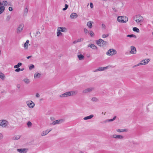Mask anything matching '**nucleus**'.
I'll use <instances>...</instances> for the list:
<instances>
[{
  "mask_svg": "<svg viewBox=\"0 0 153 153\" xmlns=\"http://www.w3.org/2000/svg\"><path fill=\"white\" fill-rule=\"evenodd\" d=\"M7 2L6 1H4L1 3L0 2V6L3 5L6 6L7 5Z\"/></svg>",
  "mask_w": 153,
  "mask_h": 153,
  "instance_id": "nucleus-27",
  "label": "nucleus"
},
{
  "mask_svg": "<svg viewBox=\"0 0 153 153\" xmlns=\"http://www.w3.org/2000/svg\"><path fill=\"white\" fill-rule=\"evenodd\" d=\"M23 81L25 83L27 84H29L30 82V79L27 78L24 79Z\"/></svg>",
  "mask_w": 153,
  "mask_h": 153,
  "instance_id": "nucleus-24",
  "label": "nucleus"
},
{
  "mask_svg": "<svg viewBox=\"0 0 153 153\" xmlns=\"http://www.w3.org/2000/svg\"><path fill=\"white\" fill-rule=\"evenodd\" d=\"M41 74L39 73H36L34 75V78L36 79H38L40 78Z\"/></svg>",
  "mask_w": 153,
  "mask_h": 153,
  "instance_id": "nucleus-26",
  "label": "nucleus"
},
{
  "mask_svg": "<svg viewBox=\"0 0 153 153\" xmlns=\"http://www.w3.org/2000/svg\"><path fill=\"white\" fill-rule=\"evenodd\" d=\"M10 18H11V16H10L8 15L7 16L6 19V20L7 21H9L10 19Z\"/></svg>",
  "mask_w": 153,
  "mask_h": 153,
  "instance_id": "nucleus-41",
  "label": "nucleus"
},
{
  "mask_svg": "<svg viewBox=\"0 0 153 153\" xmlns=\"http://www.w3.org/2000/svg\"><path fill=\"white\" fill-rule=\"evenodd\" d=\"M102 27L103 29H105L106 28V26L104 24H102Z\"/></svg>",
  "mask_w": 153,
  "mask_h": 153,
  "instance_id": "nucleus-45",
  "label": "nucleus"
},
{
  "mask_svg": "<svg viewBox=\"0 0 153 153\" xmlns=\"http://www.w3.org/2000/svg\"><path fill=\"white\" fill-rule=\"evenodd\" d=\"M94 90L93 88H86L82 91V93L84 94H86L89 93L92 91Z\"/></svg>",
  "mask_w": 153,
  "mask_h": 153,
  "instance_id": "nucleus-14",
  "label": "nucleus"
},
{
  "mask_svg": "<svg viewBox=\"0 0 153 153\" xmlns=\"http://www.w3.org/2000/svg\"><path fill=\"white\" fill-rule=\"evenodd\" d=\"M89 34L90 36L92 37H93L94 36V34L92 30H90L89 31Z\"/></svg>",
  "mask_w": 153,
  "mask_h": 153,
  "instance_id": "nucleus-36",
  "label": "nucleus"
},
{
  "mask_svg": "<svg viewBox=\"0 0 153 153\" xmlns=\"http://www.w3.org/2000/svg\"><path fill=\"white\" fill-rule=\"evenodd\" d=\"M5 7L4 6H1L0 7V14L2 13L4 11Z\"/></svg>",
  "mask_w": 153,
  "mask_h": 153,
  "instance_id": "nucleus-29",
  "label": "nucleus"
},
{
  "mask_svg": "<svg viewBox=\"0 0 153 153\" xmlns=\"http://www.w3.org/2000/svg\"><path fill=\"white\" fill-rule=\"evenodd\" d=\"M109 36V34H103L102 35V38H106L107 37H108Z\"/></svg>",
  "mask_w": 153,
  "mask_h": 153,
  "instance_id": "nucleus-37",
  "label": "nucleus"
},
{
  "mask_svg": "<svg viewBox=\"0 0 153 153\" xmlns=\"http://www.w3.org/2000/svg\"><path fill=\"white\" fill-rule=\"evenodd\" d=\"M137 66H139L140 65H141V63L140 62L139 63L137 64Z\"/></svg>",
  "mask_w": 153,
  "mask_h": 153,
  "instance_id": "nucleus-55",
  "label": "nucleus"
},
{
  "mask_svg": "<svg viewBox=\"0 0 153 153\" xmlns=\"http://www.w3.org/2000/svg\"><path fill=\"white\" fill-rule=\"evenodd\" d=\"M112 138L114 139H118L120 140H123L124 137L123 136L121 135H117L116 134H113L112 136Z\"/></svg>",
  "mask_w": 153,
  "mask_h": 153,
  "instance_id": "nucleus-9",
  "label": "nucleus"
},
{
  "mask_svg": "<svg viewBox=\"0 0 153 153\" xmlns=\"http://www.w3.org/2000/svg\"><path fill=\"white\" fill-rule=\"evenodd\" d=\"M105 113H106L105 112H102V114L105 115Z\"/></svg>",
  "mask_w": 153,
  "mask_h": 153,
  "instance_id": "nucleus-58",
  "label": "nucleus"
},
{
  "mask_svg": "<svg viewBox=\"0 0 153 153\" xmlns=\"http://www.w3.org/2000/svg\"><path fill=\"white\" fill-rule=\"evenodd\" d=\"M20 137L19 135H16L13 137V139L15 140H17L19 139L20 138Z\"/></svg>",
  "mask_w": 153,
  "mask_h": 153,
  "instance_id": "nucleus-33",
  "label": "nucleus"
},
{
  "mask_svg": "<svg viewBox=\"0 0 153 153\" xmlns=\"http://www.w3.org/2000/svg\"><path fill=\"white\" fill-rule=\"evenodd\" d=\"M117 53V52L115 50L110 49L106 52V54L108 56H113L116 54Z\"/></svg>",
  "mask_w": 153,
  "mask_h": 153,
  "instance_id": "nucleus-7",
  "label": "nucleus"
},
{
  "mask_svg": "<svg viewBox=\"0 0 153 153\" xmlns=\"http://www.w3.org/2000/svg\"><path fill=\"white\" fill-rule=\"evenodd\" d=\"M118 132L120 133L125 132H127L128 131L127 129H118L116 130Z\"/></svg>",
  "mask_w": 153,
  "mask_h": 153,
  "instance_id": "nucleus-21",
  "label": "nucleus"
},
{
  "mask_svg": "<svg viewBox=\"0 0 153 153\" xmlns=\"http://www.w3.org/2000/svg\"><path fill=\"white\" fill-rule=\"evenodd\" d=\"M32 57V56H28L27 57V59H29V58H30V57Z\"/></svg>",
  "mask_w": 153,
  "mask_h": 153,
  "instance_id": "nucleus-56",
  "label": "nucleus"
},
{
  "mask_svg": "<svg viewBox=\"0 0 153 153\" xmlns=\"http://www.w3.org/2000/svg\"><path fill=\"white\" fill-rule=\"evenodd\" d=\"M24 25L22 23L19 25L18 27L16 33H19L21 32L24 28Z\"/></svg>",
  "mask_w": 153,
  "mask_h": 153,
  "instance_id": "nucleus-10",
  "label": "nucleus"
},
{
  "mask_svg": "<svg viewBox=\"0 0 153 153\" xmlns=\"http://www.w3.org/2000/svg\"><path fill=\"white\" fill-rule=\"evenodd\" d=\"M126 36L130 38H132L134 37L135 38H136V36L134 34H130V35H127Z\"/></svg>",
  "mask_w": 153,
  "mask_h": 153,
  "instance_id": "nucleus-35",
  "label": "nucleus"
},
{
  "mask_svg": "<svg viewBox=\"0 0 153 153\" xmlns=\"http://www.w3.org/2000/svg\"><path fill=\"white\" fill-rule=\"evenodd\" d=\"M98 71H100L98 68L94 70L93 71L94 72H97Z\"/></svg>",
  "mask_w": 153,
  "mask_h": 153,
  "instance_id": "nucleus-48",
  "label": "nucleus"
},
{
  "mask_svg": "<svg viewBox=\"0 0 153 153\" xmlns=\"http://www.w3.org/2000/svg\"><path fill=\"white\" fill-rule=\"evenodd\" d=\"M9 123L6 120H0V127L3 128H8L9 126Z\"/></svg>",
  "mask_w": 153,
  "mask_h": 153,
  "instance_id": "nucleus-4",
  "label": "nucleus"
},
{
  "mask_svg": "<svg viewBox=\"0 0 153 153\" xmlns=\"http://www.w3.org/2000/svg\"><path fill=\"white\" fill-rule=\"evenodd\" d=\"M27 125L28 128H30L32 126V123L30 121H29L27 123Z\"/></svg>",
  "mask_w": 153,
  "mask_h": 153,
  "instance_id": "nucleus-30",
  "label": "nucleus"
},
{
  "mask_svg": "<svg viewBox=\"0 0 153 153\" xmlns=\"http://www.w3.org/2000/svg\"><path fill=\"white\" fill-rule=\"evenodd\" d=\"M77 57H78L79 59L80 60H84V58H85L84 56L82 54L78 55Z\"/></svg>",
  "mask_w": 153,
  "mask_h": 153,
  "instance_id": "nucleus-23",
  "label": "nucleus"
},
{
  "mask_svg": "<svg viewBox=\"0 0 153 153\" xmlns=\"http://www.w3.org/2000/svg\"><path fill=\"white\" fill-rule=\"evenodd\" d=\"M51 129H50L49 130H47L45 131H44L42 132L41 133V136H44L47 134H48L49 132L51 131Z\"/></svg>",
  "mask_w": 153,
  "mask_h": 153,
  "instance_id": "nucleus-16",
  "label": "nucleus"
},
{
  "mask_svg": "<svg viewBox=\"0 0 153 153\" xmlns=\"http://www.w3.org/2000/svg\"><path fill=\"white\" fill-rule=\"evenodd\" d=\"M150 59H143L140 62L141 65H146L149 62Z\"/></svg>",
  "mask_w": 153,
  "mask_h": 153,
  "instance_id": "nucleus-13",
  "label": "nucleus"
},
{
  "mask_svg": "<svg viewBox=\"0 0 153 153\" xmlns=\"http://www.w3.org/2000/svg\"><path fill=\"white\" fill-rule=\"evenodd\" d=\"M77 92L76 91H71L65 92L62 94H61L59 95V97L61 98H64L67 97L76 95L77 94Z\"/></svg>",
  "mask_w": 153,
  "mask_h": 153,
  "instance_id": "nucleus-1",
  "label": "nucleus"
},
{
  "mask_svg": "<svg viewBox=\"0 0 153 153\" xmlns=\"http://www.w3.org/2000/svg\"><path fill=\"white\" fill-rule=\"evenodd\" d=\"M64 122V120L63 119L57 120L53 121L51 123V125L53 126L55 125L60 124L63 123Z\"/></svg>",
  "mask_w": 153,
  "mask_h": 153,
  "instance_id": "nucleus-11",
  "label": "nucleus"
},
{
  "mask_svg": "<svg viewBox=\"0 0 153 153\" xmlns=\"http://www.w3.org/2000/svg\"><path fill=\"white\" fill-rule=\"evenodd\" d=\"M65 7L63 8V9H62L63 10L65 11V10H66L68 8V5L67 4H65Z\"/></svg>",
  "mask_w": 153,
  "mask_h": 153,
  "instance_id": "nucleus-39",
  "label": "nucleus"
},
{
  "mask_svg": "<svg viewBox=\"0 0 153 153\" xmlns=\"http://www.w3.org/2000/svg\"><path fill=\"white\" fill-rule=\"evenodd\" d=\"M25 11L26 13H27L28 11V10H27V8H26L25 9Z\"/></svg>",
  "mask_w": 153,
  "mask_h": 153,
  "instance_id": "nucleus-54",
  "label": "nucleus"
},
{
  "mask_svg": "<svg viewBox=\"0 0 153 153\" xmlns=\"http://www.w3.org/2000/svg\"><path fill=\"white\" fill-rule=\"evenodd\" d=\"M28 150V149L27 148L19 149L16 150L19 153H27Z\"/></svg>",
  "mask_w": 153,
  "mask_h": 153,
  "instance_id": "nucleus-12",
  "label": "nucleus"
},
{
  "mask_svg": "<svg viewBox=\"0 0 153 153\" xmlns=\"http://www.w3.org/2000/svg\"><path fill=\"white\" fill-rule=\"evenodd\" d=\"M78 42H77V40H75L73 42V43L74 44H76V43Z\"/></svg>",
  "mask_w": 153,
  "mask_h": 153,
  "instance_id": "nucleus-53",
  "label": "nucleus"
},
{
  "mask_svg": "<svg viewBox=\"0 0 153 153\" xmlns=\"http://www.w3.org/2000/svg\"><path fill=\"white\" fill-rule=\"evenodd\" d=\"M13 10V8L12 7H9V10L10 11H12Z\"/></svg>",
  "mask_w": 153,
  "mask_h": 153,
  "instance_id": "nucleus-51",
  "label": "nucleus"
},
{
  "mask_svg": "<svg viewBox=\"0 0 153 153\" xmlns=\"http://www.w3.org/2000/svg\"><path fill=\"white\" fill-rule=\"evenodd\" d=\"M78 17V15L77 13H73L70 15V17L72 19H75L76 18Z\"/></svg>",
  "mask_w": 153,
  "mask_h": 153,
  "instance_id": "nucleus-18",
  "label": "nucleus"
},
{
  "mask_svg": "<svg viewBox=\"0 0 153 153\" xmlns=\"http://www.w3.org/2000/svg\"><path fill=\"white\" fill-rule=\"evenodd\" d=\"M94 117V115L93 114H91L89 116H88L84 117L83 118V120H87L91 119L92 117Z\"/></svg>",
  "mask_w": 153,
  "mask_h": 153,
  "instance_id": "nucleus-22",
  "label": "nucleus"
},
{
  "mask_svg": "<svg viewBox=\"0 0 153 153\" xmlns=\"http://www.w3.org/2000/svg\"><path fill=\"white\" fill-rule=\"evenodd\" d=\"M128 20V18L125 16H119L117 18V21L121 23H126Z\"/></svg>",
  "mask_w": 153,
  "mask_h": 153,
  "instance_id": "nucleus-5",
  "label": "nucleus"
},
{
  "mask_svg": "<svg viewBox=\"0 0 153 153\" xmlns=\"http://www.w3.org/2000/svg\"><path fill=\"white\" fill-rule=\"evenodd\" d=\"M152 35L153 36V30L152 33Z\"/></svg>",
  "mask_w": 153,
  "mask_h": 153,
  "instance_id": "nucleus-62",
  "label": "nucleus"
},
{
  "mask_svg": "<svg viewBox=\"0 0 153 153\" xmlns=\"http://www.w3.org/2000/svg\"><path fill=\"white\" fill-rule=\"evenodd\" d=\"M91 100L93 102H97L98 101V99L96 97H93L92 98Z\"/></svg>",
  "mask_w": 153,
  "mask_h": 153,
  "instance_id": "nucleus-32",
  "label": "nucleus"
},
{
  "mask_svg": "<svg viewBox=\"0 0 153 153\" xmlns=\"http://www.w3.org/2000/svg\"><path fill=\"white\" fill-rule=\"evenodd\" d=\"M96 43L99 46H103L105 45L107 42L102 39H99L96 41Z\"/></svg>",
  "mask_w": 153,
  "mask_h": 153,
  "instance_id": "nucleus-6",
  "label": "nucleus"
},
{
  "mask_svg": "<svg viewBox=\"0 0 153 153\" xmlns=\"http://www.w3.org/2000/svg\"><path fill=\"white\" fill-rule=\"evenodd\" d=\"M79 153H84L83 152L81 151L79 152Z\"/></svg>",
  "mask_w": 153,
  "mask_h": 153,
  "instance_id": "nucleus-60",
  "label": "nucleus"
},
{
  "mask_svg": "<svg viewBox=\"0 0 153 153\" xmlns=\"http://www.w3.org/2000/svg\"><path fill=\"white\" fill-rule=\"evenodd\" d=\"M100 71H102L107 69L108 68V67H98Z\"/></svg>",
  "mask_w": 153,
  "mask_h": 153,
  "instance_id": "nucleus-25",
  "label": "nucleus"
},
{
  "mask_svg": "<svg viewBox=\"0 0 153 153\" xmlns=\"http://www.w3.org/2000/svg\"><path fill=\"white\" fill-rule=\"evenodd\" d=\"M116 116H114V117H113V120H115V119H116Z\"/></svg>",
  "mask_w": 153,
  "mask_h": 153,
  "instance_id": "nucleus-57",
  "label": "nucleus"
},
{
  "mask_svg": "<svg viewBox=\"0 0 153 153\" xmlns=\"http://www.w3.org/2000/svg\"><path fill=\"white\" fill-rule=\"evenodd\" d=\"M89 56H90V55H89V56H87V57L88 58V57H89Z\"/></svg>",
  "mask_w": 153,
  "mask_h": 153,
  "instance_id": "nucleus-61",
  "label": "nucleus"
},
{
  "mask_svg": "<svg viewBox=\"0 0 153 153\" xmlns=\"http://www.w3.org/2000/svg\"><path fill=\"white\" fill-rule=\"evenodd\" d=\"M67 31V29L65 27H59L57 28L56 34L57 37L62 36H63V34L62 32H66Z\"/></svg>",
  "mask_w": 153,
  "mask_h": 153,
  "instance_id": "nucleus-2",
  "label": "nucleus"
},
{
  "mask_svg": "<svg viewBox=\"0 0 153 153\" xmlns=\"http://www.w3.org/2000/svg\"><path fill=\"white\" fill-rule=\"evenodd\" d=\"M5 78V76L1 72H0V78L2 79H4Z\"/></svg>",
  "mask_w": 153,
  "mask_h": 153,
  "instance_id": "nucleus-34",
  "label": "nucleus"
},
{
  "mask_svg": "<svg viewBox=\"0 0 153 153\" xmlns=\"http://www.w3.org/2000/svg\"><path fill=\"white\" fill-rule=\"evenodd\" d=\"M40 33L39 32V31H37L36 33V36H37V35H38L39 34H40Z\"/></svg>",
  "mask_w": 153,
  "mask_h": 153,
  "instance_id": "nucleus-52",
  "label": "nucleus"
},
{
  "mask_svg": "<svg viewBox=\"0 0 153 153\" xmlns=\"http://www.w3.org/2000/svg\"><path fill=\"white\" fill-rule=\"evenodd\" d=\"M23 70H21L20 68H18L15 70V71L17 72H19L20 71H22Z\"/></svg>",
  "mask_w": 153,
  "mask_h": 153,
  "instance_id": "nucleus-44",
  "label": "nucleus"
},
{
  "mask_svg": "<svg viewBox=\"0 0 153 153\" xmlns=\"http://www.w3.org/2000/svg\"><path fill=\"white\" fill-rule=\"evenodd\" d=\"M152 24H153V21L152 22Z\"/></svg>",
  "mask_w": 153,
  "mask_h": 153,
  "instance_id": "nucleus-63",
  "label": "nucleus"
},
{
  "mask_svg": "<svg viewBox=\"0 0 153 153\" xmlns=\"http://www.w3.org/2000/svg\"><path fill=\"white\" fill-rule=\"evenodd\" d=\"M90 6L91 8H92L93 7V5L92 3H90Z\"/></svg>",
  "mask_w": 153,
  "mask_h": 153,
  "instance_id": "nucleus-50",
  "label": "nucleus"
},
{
  "mask_svg": "<svg viewBox=\"0 0 153 153\" xmlns=\"http://www.w3.org/2000/svg\"><path fill=\"white\" fill-rule=\"evenodd\" d=\"M133 19L137 24H140V25H141V23L143 21V17L139 15H136L133 17Z\"/></svg>",
  "mask_w": 153,
  "mask_h": 153,
  "instance_id": "nucleus-3",
  "label": "nucleus"
},
{
  "mask_svg": "<svg viewBox=\"0 0 153 153\" xmlns=\"http://www.w3.org/2000/svg\"><path fill=\"white\" fill-rule=\"evenodd\" d=\"M84 33L86 34L89 33V31H88V30L86 28H85L84 29Z\"/></svg>",
  "mask_w": 153,
  "mask_h": 153,
  "instance_id": "nucleus-38",
  "label": "nucleus"
},
{
  "mask_svg": "<svg viewBox=\"0 0 153 153\" xmlns=\"http://www.w3.org/2000/svg\"><path fill=\"white\" fill-rule=\"evenodd\" d=\"M131 50L130 53L131 54H136L137 52L136 48L134 46H131L130 47Z\"/></svg>",
  "mask_w": 153,
  "mask_h": 153,
  "instance_id": "nucleus-15",
  "label": "nucleus"
},
{
  "mask_svg": "<svg viewBox=\"0 0 153 153\" xmlns=\"http://www.w3.org/2000/svg\"><path fill=\"white\" fill-rule=\"evenodd\" d=\"M114 121V120H113V119L109 120H107L105 121V122L107 123L109 122L112 121Z\"/></svg>",
  "mask_w": 153,
  "mask_h": 153,
  "instance_id": "nucleus-42",
  "label": "nucleus"
},
{
  "mask_svg": "<svg viewBox=\"0 0 153 153\" xmlns=\"http://www.w3.org/2000/svg\"><path fill=\"white\" fill-rule=\"evenodd\" d=\"M3 137V134L1 133H0V140L2 139Z\"/></svg>",
  "mask_w": 153,
  "mask_h": 153,
  "instance_id": "nucleus-47",
  "label": "nucleus"
},
{
  "mask_svg": "<svg viewBox=\"0 0 153 153\" xmlns=\"http://www.w3.org/2000/svg\"><path fill=\"white\" fill-rule=\"evenodd\" d=\"M34 68V66L33 65H31L30 66H29L30 70H31Z\"/></svg>",
  "mask_w": 153,
  "mask_h": 153,
  "instance_id": "nucleus-40",
  "label": "nucleus"
},
{
  "mask_svg": "<svg viewBox=\"0 0 153 153\" xmlns=\"http://www.w3.org/2000/svg\"><path fill=\"white\" fill-rule=\"evenodd\" d=\"M93 22L92 21H89L87 22V26L90 29H91L93 27L92 24Z\"/></svg>",
  "mask_w": 153,
  "mask_h": 153,
  "instance_id": "nucleus-20",
  "label": "nucleus"
},
{
  "mask_svg": "<svg viewBox=\"0 0 153 153\" xmlns=\"http://www.w3.org/2000/svg\"><path fill=\"white\" fill-rule=\"evenodd\" d=\"M29 41L27 40L24 45V48L25 50H27L28 49V45H29Z\"/></svg>",
  "mask_w": 153,
  "mask_h": 153,
  "instance_id": "nucleus-19",
  "label": "nucleus"
},
{
  "mask_svg": "<svg viewBox=\"0 0 153 153\" xmlns=\"http://www.w3.org/2000/svg\"><path fill=\"white\" fill-rule=\"evenodd\" d=\"M27 106L30 108H33L35 106L34 103L31 100H28L26 102Z\"/></svg>",
  "mask_w": 153,
  "mask_h": 153,
  "instance_id": "nucleus-8",
  "label": "nucleus"
},
{
  "mask_svg": "<svg viewBox=\"0 0 153 153\" xmlns=\"http://www.w3.org/2000/svg\"><path fill=\"white\" fill-rule=\"evenodd\" d=\"M83 40V39L82 38H80L79 39H77V42H81V41H82Z\"/></svg>",
  "mask_w": 153,
  "mask_h": 153,
  "instance_id": "nucleus-43",
  "label": "nucleus"
},
{
  "mask_svg": "<svg viewBox=\"0 0 153 153\" xmlns=\"http://www.w3.org/2000/svg\"><path fill=\"white\" fill-rule=\"evenodd\" d=\"M40 95L39 93H37L36 94V97L38 98L40 97Z\"/></svg>",
  "mask_w": 153,
  "mask_h": 153,
  "instance_id": "nucleus-46",
  "label": "nucleus"
},
{
  "mask_svg": "<svg viewBox=\"0 0 153 153\" xmlns=\"http://www.w3.org/2000/svg\"><path fill=\"white\" fill-rule=\"evenodd\" d=\"M137 65H134V66H133V68H135V67H137Z\"/></svg>",
  "mask_w": 153,
  "mask_h": 153,
  "instance_id": "nucleus-59",
  "label": "nucleus"
},
{
  "mask_svg": "<svg viewBox=\"0 0 153 153\" xmlns=\"http://www.w3.org/2000/svg\"><path fill=\"white\" fill-rule=\"evenodd\" d=\"M133 30L134 31V32H137V33H139V32H140V30L139 29L136 27H134L133 28Z\"/></svg>",
  "mask_w": 153,
  "mask_h": 153,
  "instance_id": "nucleus-31",
  "label": "nucleus"
},
{
  "mask_svg": "<svg viewBox=\"0 0 153 153\" xmlns=\"http://www.w3.org/2000/svg\"><path fill=\"white\" fill-rule=\"evenodd\" d=\"M88 46L89 47H90L93 49L96 50L97 49V47L94 44H89L88 45Z\"/></svg>",
  "mask_w": 153,
  "mask_h": 153,
  "instance_id": "nucleus-17",
  "label": "nucleus"
},
{
  "mask_svg": "<svg viewBox=\"0 0 153 153\" xmlns=\"http://www.w3.org/2000/svg\"><path fill=\"white\" fill-rule=\"evenodd\" d=\"M16 87L18 89H19L21 87V85L20 84H17L16 85Z\"/></svg>",
  "mask_w": 153,
  "mask_h": 153,
  "instance_id": "nucleus-49",
  "label": "nucleus"
},
{
  "mask_svg": "<svg viewBox=\"0 0 153 153\" xmlns=\"http://www.w3.org/2000/svg\"><path fill=\"white\" fill-rule=\"evenodd\" d=\"M22 65V64L21 62H19L18 63L17 65H15L14 66V68H18L21 66Z\"/></svg>",
  "mask_w": 153,
  "mask_h": 153,
  "instance_id": "nucleus-28",
  "label": "nucleus"
}]
</instances>
